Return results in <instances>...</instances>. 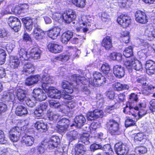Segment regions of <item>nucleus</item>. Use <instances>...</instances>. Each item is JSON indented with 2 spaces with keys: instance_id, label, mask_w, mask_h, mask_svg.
<instances>
[{
  "instance_id": "obj_12",
  "label": "nucleus",
  "mask_w": 155,
  "mask_h": 155,
  "mask_svg": "<svg viewBox=\"0 0 155 155\" xmlns=\"http://www.w3.org/2000/svg\"><path fill=\"white\" fill-rule=\"evenodd\" d=\"M74 123L70 125L71 127L75 126L78 128H80L83 126L85 123L86 120L84 116L80 115L76 116L74 119Z\"/></svg>"
},
{
  "instance_id": "obj_3",
  "label": "nucleus",
  "mask_w": 155,
  "mask_h": 155,
  "mask_svg": "<svg viewBox=\"0 0 155 155\" xmlns=\"http://www.w3.org/2000/svg\"><path fill=\"white\" fill-rule=\"evenodd\" d=\"M53 78L48 75H43L41 79L42 83V87L45 92L48 93V95L52 94L53 93L58 91V90L54 89L53 87L50 86V84L53 83Z\"/></svg>"
},
{
  "instance_id": "obj_20",
  "label": "nucleus",
  "mask_w": 155,
  "mask_h": 155,
  "mask_svg": "<svg viewBox=\"0 0 155 155\" xmlns=\"http://www.w3.org/2000/svg\"><path fill=\"white\" fill-rule=\"evenodd\" d=\"M41 79V77L39 75L31 76L27 78L25 84L27 86H31L37 84Z\"/></svg>"
},
{
  "instance_id": "obj_56",
  "label": "nucleus",
  "mask_w": 155,
  "mask_h": 155,
  "mask_svg": "<svg viewBox=\"0 0 155 155\" xmlns=\"http://www.w3.org/2000/svg\"><path fill=\"white\" fill-rule=\"evenodd\" d=\"M113 87L114 90L121 91L123 90L122 84L120 83H115L113 84Z\"/></svg>"
},
{
  "instance_id": "obj_30",
  "label": "nucleus",
  "mask_w": 155,
  "mask_h": 155,
  "mask_svg": "<svg viewBox=\"0 0 155 155\" xmlns=\"http://www.w3.org/2000/svg\"><path fill=\"white\" fill-rule=\"evenodd\" d=\"M79 133L74 130L69 131L66 134L67 137L70 142L77 140L79 138Z\"/></svg>"
},
{
  "instance_id": "obj_7",
  "label": "nucleus",
  "mask_w": 155,
  "mask_h": 155,
  "mask_svg": "<svg viewBox=\"0 0 155 155\" xmlns=\"http://www.w3.org/2000/svg\"><path fill=\"white\" fill-rule=\"evenodd\" d=\"M114 150L118 155H126L129 150V146L122 142H119L115 145Z\"/></svg>"
},
{
  "instance_id": "obj_45",
  "label": "nucleus",
  "mask_w": 155,
  "mask_h": 155,
  "mask_svg": "<svg viewBox=\"0 0 155 155\" xmlns=\"http://www.w3.org/2000/svg\"><path fill=\"white\" fill-rule=\"evenodd\" d=\"M6 55V52L4 49L0 48V65L4 63Z\"/></svg>"
},
{
  "instance_id": "obj_15",
  "label": "nucleus",
  "mask_w": 155,
  "mask_h": 155,
  "mask_svg": "<svg viewBox=\"0 0 155 155\" xmlns=\"http://www.w3.org/2000/svg\"><path fill=\"white\" fill-rule=\"evenodd\" d=\"M145 68L147 73L149 75L155 74V63L151 60L146 62Z\"/></svg>"
},
{
  "instance_id": "obj_62",
  "label": "nucleus",
  "mask_w": 155,
  "mask_h": 155,
  "mask_svg": "<svg viewBox=\"0 0 155 155\" xmlns=\"http://www.w3.org/2000/svg\"><path fill=\"white\" fill-rule=\"evenodd\" d=\"M101 18L104 21H108L110 20L109 16L108 14L105 12H103L101 14Z\"/></svg>"
},
{
  "instance_id": "obj_5",
  "label": "nucleus",
  "mask_w": 155,
  "mask_h": 155,
  "mask_svg": "<svg viewBox=\"0 0 155 155\" xmlns=\"http://www.w3.org/2000/svg\"><path fill=\"white\" fill-rule=\"evenodd\" d=\"M94 79L89 81V83L93 86L99 87L104 84L106 81V78L102 74L98 72H95L93 75Z\"/></svg>"
},
{
  "instance_id": "obj_51",
  "label": "nucleus",
  "mask_w": 155,
  "mask_h": 155,
  "mask_svg": "<svg viewBox=\"0 0 155 155\" xmlns=\"http://www.w3.org/2000/svg\"><path fill=\"white\" fill-rule=\"evenodd\" d=\"M95 114V113L94 110L93 112H88L87 114V117L88 120H92L97 119Z\"/></svg>"
},
{
  "instance_id": "obj_42",
  "label": "nucleus",
  "mask_w": 155,
  "mask_h": 155,
  "mask_svg": "<svg viewBox=\"0 0 155 155\" xmlns=\"http://www.w3.org/2000/svg\"><path fill=\"white\" fill-rule=\"evenodd\" d=\"M23 6L21 7L19 6L16 7V14H20L22 13H24L27 11L28 8L27 5L25 4Z\"/></svg>"
},
{
  "instance_id": "obj_64",
  "label": "nucleus",
  "mask_w": 155,
  "mask_h": 155,
  "mask_svg": "<svg viewBox=\"0 0 155 155\" xmlns=\"http://www.w3.org/2000/svg\"><path fill=\"white\" fill-rule=\"evenodd\" d=\"M102 146L99 144L94 143L92 144L91 146V149L92 150H94L99 149L102 150Z\"/></svg>"
},
{
  "instance_id": "obj_39",
  "label": "nucleus",
  "mask_w": 155,
  "mask_h": 155,
  "mask_svg": "<svg viewBox=\"0 0 155 155\" xmlns=\"http://www.w3.org/2000/svg\"><path fill=\"white\" fill-rule=\"evenodd\" d=\"M15 32H17L20 29L21 27V23L20 20L18 18L9 25Z\"/></svg>"
},
{
  "instance_id": "obj_50",
  "label": "nucleus",
  "mask_w": 155,
  "mask_h": 155,
  "mask_svg": "<svg viewBox=\"0 0 155 155\" xmlns=\"http://www.w3.org/2000/svg\"><path fill=\"white\" fill-rule=\"evenodd\" d=\"M145 35L149 38H155V29L151 31L148 30H146Z\"/></svg>"
},
{
  "instance_id": "obj_35",
  "label": "nucleus",
  "mask_w": 155,
  "mask_h": 155,
  "mask_svg": "<svg viewBox=\"0 0 155 155\" xmlns=\"http://www.w3.org/2000/svg\"><path fill=\"white\" fill-rule=\"evenodd\" d=\"M73 33L72 32L68 31L63 34L61 41L64 44H66L70 39L72 37Z\"/></svg>"
},
{
  "instance_id": "obj_41",
  "label": "nucleus",
  "mask_w": 155,
  "mask_h": 155,
  "mask_svg": "<svg viewBox=\"0 0 155 155\" xmlns=\"http://www.w3.org/2000/svg\"><path fill=\"white\" fill-rule=\"evenodd\" d=\"M102 150L105 152L106 155H113V151L109 144H107L102 147Z\"/></svg>"
},
{
  "instance_id": "obj_47",
  "label": "nucleus",
  "mask_w": 155,
  "mask_h": 155,
  "mask_svg": "<svg viewBox=\"0 0 155 155\" xmlns=\"http://www.w3.org/2000/svg\"><path fill=\"white\" fill-rule=\"evenodd\" d=\"M47 116L49 119L51 121L56 120L59 117L58 115L56 113L50 111H48Z\"/></svg>"
},
{
  "instance_id": "obj_23",
  "label": "nucleus",
  "mask_w": 155,
  "mask_h": 155,
  "mask_svg": "<svg viewBox=\"0 0 155 155\" xmlns=\"http://www.w3.org/2000/svg\"><path fill=\"white\" fill-rule=\"evenodd\" d=\"M71 79L78 84L80 83L86 85L88 83L87 80L84 77H81L78 74L73 75L71 76Z\"/></svg>"
},
{
  "instance_id": "obj_37",
  "label": "nucleus",
  "mask_w": 155,
  "mask_h": 155,
  "mask_svg": "<svg viewBox=\"0 0 155 155\" xmlns=\"http://www.w3.org/2000/svg\"><path fill=\"white\" fill-rule=\"evenodd\" d=\"M69 83L65 81H63L62 83V88L65 89V92L68 94H71L73 92L72 87L69 85Z\"/></svg>"
},
{
  "instance_id": "obj_13",
  "label": "nucleus",
  "mask_w": 155,
  "mask_h": 155,
  "mask_svg": "<svg viewBox=\"0 0 155 155\" xmlns=\"http://www.w3.org/2000/svg\"><path fill=\"white\" fill-rule=\"evenodd\" d=\"M48 97L55 99H60L62 98L65 99L70 100L73 99V97L64 92L61 94L60 91L58 90V91L55 93H53L52 94L48 95Z\"/></svg>"
},
{
  "instance_id": "obj_33",
  "label": "nucleus",
  "mask_w": 155,
  "mask_h": 155,
  "mask_svg": "<svg viewBox=\"0 0 155 155\" xmlns=\"http://www.w3.org/2000/svg\"><path fill=\"white\" fill-rule=\"evenodd\" d=\"M79 141H81L86 145H88L92 143L91 138L88 133H84L81 136Z\"/></svg>"
},
{
  "instance_id": "obj_25",
  "label": "nucleus",
  "mask_w": 155,
  "mask_h": 155,
  "mask_svg": "<svg viewBox=\"0 0 155 155\" xmlns=\"http://www.w3.org/2000/svg\"><path fill=\"white\" fill-rule=\"evenodd\" d=\"M34 138L30 135L25 134L22 138L21 143L27 146H31L34 143Z\"/></svg>"
},
{
  "instance_id": "obj_52",
  "label": "nucleus",
  "mask_w": 155,
  "mask_h": 155,
  "mask_svg": "<svg viewBox=\"0 0 155 155\" xmlns=\"http://www.w3.org/2000/svg\"><path fill=\"white\" fill-rule=\"evenodd\" d=\"M125 124V126L126 127H128L134 125L135 123L133 119L128 117L126 120Z\"/></svg>"
},
{
  "instance_id": "obj_60",
  "label": "nucleus",
  "mask_w": 155,
  "mask_h": 155,
  "mask_svg": "<svg viewBox=\"0 0 155 155\" xmlns=\"http://www.w3.org/2000/svg\"><path fill=\"white\" fill-rule=\"evenodd\" d=\"M56 58L58 60L64 62L69 59V57L67 55H60L57 57Z\"/></svg>"
},
{
  "instance_id": "obj_58",
  "label": "nucleus",
  "mask_w": 155,
  "mask_h": 155,
  "mask_svg": "<svg viewBox=\"0 0 155 155\" xmlns=\"http://www.w3.org/2000/svg\"><path fill=\"white\" fill-rule=\"evenodd\" d=\"M7 110L6 105L2 103H0V116L2 114L5 112Z\"/></svg>"
},
{
  "instance_id": "obj_31",
  "label": "nucleus",
  "mask_w": 155,
  "mask_h": 155,
  "mask_svg": "<svg viewBox=\"0 0 155 155\" xmlns=\"http://www.w3.org/2000/svg\"><path fill=\"white\" fill-rule=\"evenodd\" d=\"M85 147L81 144H77L75 147L74 155H82L86 151Z\"/></svg>"
},
{
  "instance_id": "obj_6",
  "label": "nucleus",
  "mask_w": 155,
  "mask_h": 155,
  "mask_svg": "<svg viewBox=\"0 0 155 155\" xmlns=\"http://www.w3.org/2000/svg\"><path fill=\"white\" fill-rule=\"evenodd\" d=\"M109 131L112 135H118L121 133L118 123L114 119L110 120L107 123Z\"/></svg>"
},
{
  "instance_id": "obj_53",
  "label": "nucleus",
  "mask_w": 155,
  "mask_h": 155,
  "mask_svg": "<svg viewBox=\"0 0 155 155\" xmlns=\"http://www.w3.org/2000/svg\"><path fill=\"white\" fill-rule=\"evenodd\" d=\"M101 69L104 74H106L110 70L109 65L108 64L105 63L102 65Z\"/></svg>"
},
{
  "instance_id": "obj_14",
  "label": "nucleus",
  "mask_w": 155,
  "mask_h": 155,
  "mask_svg": "<svg viewBox=\"0 0 155 155\" xmlns=\"http://www.w3.org/2000/svg\"><path fill=\"white\" fill-rule=\"evenodd\" d=\"M135 20L141 24H145L148 21L147 17L145 13L140 10L137 11L135 14Z\"/></svg>"
},
{
  "instance_id": "obj_44",
  "label": "nucleus",
  "mask_w": 155,
  "mask_h": 155,
  "mask_svg": "<svg viewBox=\"0 0 155 155\" xmlns=\"http://www.w3.org/2000/svg\"><path fill=\"white\" fill-rule=\"evenodd\" d=\"M138 101L137 95L134 93H132L129 96L128 102L129 105L132 106L131 104L136 102Z\"/></svg>"
},
{
  "instance_id": "obj_61",
  "label": "nucleus",
  "mask_w": 155,
  "mask_h": 155,
  "mask_svg": "<svg viewBox=\"0 0 155 155\" xmlns=\"http://www.w3.org/2000/svg\"><path fill=\"white\" fill-rule=\"evenodd\" d=\"M46 146L47 147L46 144L45 145V144L42 143L40 144L38 147V151L40 153H43L45 151Z\"/></svg>"
},
{
  "instance_id": "obj_24",
  "label": "nucleus",
  "mask_w": 155,
  "mask_h": 155,
  "mask_svg": "<svg viewBox=\"0 0 155 155\" xmlns=\"http://www.w3.org/2000/svg\"><path fill=\"white\" fill-rule=\"evenodd\" d=\"M49 50L54 53H59L62 50V47L60 45L55 43H50L48 46Z\"/></svg>"
},
{
  "instance_id": "obj_54",
  "label": "nucleus",
  "mask_w": 155,
  "mask_h": 155,
  "mask_svg": "<svg viewBox=\"0 0 155 155\" xmlns=\"http://www.w3.org/2000/svg\"><path fill=\"white\" fill-rule=\"evenodd\" d=\"M73 3L78 7L83 8L85 5V0H79L76 3L74 2Z\"/></svg>"
},
{
  "instance_id": "obj_9",
  "label": "nucleus",
  "mask_w": 155,
  "mask_h": 155,
  "mask_svg": "<svg viewBox=\"0 0 155 155\" xmlns=\"http://www.w3.org/2000/svg\"><path fill=\"white\" fill-rule=\"evenodd\" d=\"M60 139L56 136H52L46 144L47 148L52 150L55 147H57L59 144Z\"/></svg>"
},
{
  "instance_id": "obj_36",
  "label": "nucleus",
  "mask_w": 155,
  "mask_h": 155,
  "mask_svg": "<svg viewBox=\"0 0 155 155\" xmlns=\"http://www.w3.org/2000/svg\"><path fill=\"white\" fill-rule=\"evenodd\" d=\"M15 112L17 115L19 116H22L27 114L28 113L27 109L21 105L18 106L16 108Z\"/></svg>"
},
{
  "instance_id": "obj_38",
  "label": "nucleus",
  "mask_w": 155,
  "mask_h": 155,
  "mask_svg": "<svg viewBox=\"0 0 155 155\" xmlns=\"http://www.w3.org/2000/svg\"><path fill=\"white\" fill-rule=\"evenodd\" d=\"M14 99V95L12 93H4L2 97V100L4 102L12 101Z\"/></svg>"
},
{
  "instance_id": "obj_19",
  "label": "nucleus",
  "mask_w": 155,
  "mask_h": 155,
  "mask_svg": "<svg viewBox=\"0 0 155 155\" xmlns=\"http://www.w3.org/2000/svg\"><path fill=\"white\" fill-rule=\"evenodd\" d=\"M114 74L118 78L124 76L125 74L124 68L120 65H117L114 66L113 68Z\"/></svg>"
},
{
  "instance_id": "obj_40",
  "label": "nucleus",
  "mask_w": 155,
  "mask_h": 155,
  "mask_svg": "<svg viewBox=\"0 0 155 155\" xmlns=\"http://www.w3.org/2000/svg\"><path fill=\"white\" fill-rule=\"evenodd\" d=\"M144 90L142 91L143 94L145 95H148L150 93V91H153L155 89V85L153 86L151 84H147L143 87Z\"/></svg>"
},
{
  "instance_id": "obj_43",
  "label": "nucleus",
  "mask_w": 155,
  "mask_h": 155,
  "mask_svg": "<svg viewBox=\"0 0 155 155\" xmlns=\"http://www.w3.org/2000/svg\"><path fill=\"white\" fill-rule=\"evenodd\" d=\"M133 48L131 46L126 48L123 52V54L126 58H130L133 55Z\"/></svg>"
},
{
  "instance_id": "obj_49",
  "label": "nucleus",
  "mask_w": 155,
  "mask_h": 155,
  "mask_svg": "<svg viewBox=\"0 0 155 155\" xmlns=\"http://www.w3.org/2000/svg\"><path fill=\"white\" fill-rule=\"evenodd\" d=\"M50 107L53 108H58L61 106L59 102L53 100H50L49 101Z\"/></svg>"
},
{
  "instance_id": "obj_32",
  "label": "nucleus",
  "mask_w": 155,
  "mask_h": 155,
  "mask_svg": "<svg viewBox=\"0 0 155 155\" xmlns=\"http://www.w3.org/2000/svg\"><path fill=\"white\" fill-rule=\"evenodd\" d=\"M41 51L37 47L32 48L30 51V57L35 60L38 59L40 58Z\"/></svg>"
},
{
  "instance_id": "obj_59",
  "label": "nucleus",
  "mask_w": 155,
  "mask_h": 155,
  "mask_svg": "<svg viewBox=\"0 0 155 155\" xmlns=\"http://www.w3.org/2000/svg\"><path fill=\"white\" fill-rule=\"evenodd\" d=\"M95 113V116L96 118L97 119L100 117H102L104 113L102 110L99 109H95L94 110Z\"/></svg>"
},
{
  "instance_id": "obj_18",
  "label": "nucleus",
  "mask_w": 155,
  "mask_h": 155,
  "mask_svg": "<svg viewBox=\"0 0 155 155\" xmlns=\"http://www.w3.org/2000/svg\"><path fill=\"white\" fill-rule=\"evenodd\" d=\"M16 57L21 61L28 60L30 58V55L28 54L26 49L20 47L18 48Z\"/></svg>"
},
{
  "instance_id": "obj_4",
  "label": "nucleus",
  "mask_w": 155,
  "mask_h": 155,
  "mask_svg": "<svg viewBox=\"0 0 155 155\" xmlns=\"http://www.w3.org/2000/svg\"><path fill=\"white\" fill-rule=\"evenodd\" d=\"M124 65L130 73H132L134 69L138 71H141L143 69L141 62L134 59H131L125 61Z\"/></svg>"
},
{
  "instance_id": "obj_2",
  "label": "nucleus",
  "mask_w": 155,
  "mask_h": 155,
  "mask_svg": "<svg viewBox=\"0 0 155 155\" xmlns=\"http://www.w3.org/2000/svg\"><path fill=\"white\" fill-rule=\"evenodd\" d=\"M76 17L75 12L71 9H69L66 11L63 14L59 12L54 13L52 16L53 19L61 22L64 20L67 23H70L74 20Z\"/></svg>"
},
{
  "instance_id": "obj_1",
  "label": "nucleus",
  "mask_w": 155,
  "mask_h": 155,
  "mask_svg": "<svg viewBox=\"0 0 155 155\" xmlns=\"http://www.w3.org/2000/svg\"><path fill=\"white\" fill-rule=\"evenodd\" d=\"M21 21L24 24L26 31L29 32L33 29L31 34L34 38L38 40L43 38L45 35L44 31L37 23H33L32 19L29 17L23 18Z\"/></svg>"
},
{
  "instance_id": "obj_48",
  "label": "nucleus",
  "mask_w": 155,
  "mask_h": 155,
  "mask_svg": "<svg viewBox=\"0 0 155 155\" xmlns=\"http://www.w3.org/2000/svg\"><path fill=\"white\" fill-rule=\"evenodd\" d=\"M135 151L137 153L140 155L146 153L147 151V149L144 147L139 146L135 148Z\"/></svg>"
},
{
  "instance_id": "obj_16",
  "label": "nucleus",
  "mask_w": 155,
  "mask_h": 155,
  "mask_svg": "<svg viewBox=\"0 0 155 155\" xmlns=\"http://www.w3.org/2000/svg\"><path fill=\"white\" fill-rule=\"evenodd\" d=\"M143 104H140L138 105V106L135 107L134 108L133 107L130 105L129 107L128 105H126V107L124 108L123 110V112L127 114H129V115H132L134 117L137 116L136 114H135L134 112V111L133 110L134 109L135 110H140V108L142 107H143Z\"/></svg>"
},
{
  "instance_id": "obj_63",
  "label": "nucleus",
  "mask_w": 155,
  "mask_h": 155,
  "mask_svg": "<svg viewBox=\"0 0 155 155\" xmlns=\"http://www.w3.org/2000/svg\"><path fill=\"white\" fill-rule=\"evenodd\" d=\"M9 77V79L13 81H16L18 80L17 75L15 73L10 72Z\"/></svg>"
},
{
  "instance_id": "obj_55",
  "label": "nucleus",
  "mask_w": 155,
  "mask_h": 155,
  "mask_svg": "<svg viewBox=\"0 0 155 155\" xmlns=\"http://www.w3.org/2000/svg\"><path fill=\"white\" fill-rule=\"evenodd\" d=\"M143 134L142 133H138L134 136V140L136 142H140L143 139Z\"/></svg>"
},
{
  "instance_id": "obj_22",
  "label": "nucleus",
  "mask_w": 155,
  "mask_h": 155,
  "mask_svg": "<svg viewBox=\"0 0 155 155\" xmlns=\"http://www.w3.org/2000/svg\"><path fill=\"white\" fill-rule=\"evenodd\" d=\"M47 107V104L43 103L41 104L34 111L35 117H40L43 114V111L45 110Z\"/></svg>"
},
{
  "instance_id": "obj_17",
  "label": "nucleus",
  "mask_w": 155,
  "mask_h": 155,
  "mask_svg": "<svg viewBox=\"0 0 155 155\" xmlns=\"http://www.w3.org/2000/svg\"><path fill=\"white\" fill-rule=\"evenodd\" d=\"M143 104H140L138 105V106L135 107L134 108L133 107L130 105L129 107L128 105H126V107L124 108L123 110V112L127 114H129V115H132L134 117L137 116L136 114H135L134 112V111L133 110L134 109L135 110H140V108L142 107H143Z\"/></svg>"
},
{
  "instance_id": "obj_21",
  "label": "nucleus",
  "mask_w": 155,
  "mask_h": 155,
  "mask_svg": "<svg viewBox=\"0 0 155 155\" xmlns=\"http://www.w3.org/2000/svg\"><path fill=\"white\" fill-rule=\"evenodd\" d=\"M101 44L106 50L110 49L113 47L112 38L109 36L105 37L103 39Z\"/></svg>"
},
{
  "instance_id": "obj_34",
  "label": "nucleus",
  "mask_w": 155,
  "mask_h": 155,
  "mask_svg": "<svg viewBox=\"0 0 155 155\" xmlns=\"http://www.w3.org/2000/svg\"><path fill=\"white\" fill-rule=\"evenodd\" d=\"M10 64L11 68L15 69L18 67L20 64V61L16 56H10Z\"/></svg>"
},
{
  "instance_id": "obj_57",
  "label": "nucleus",
  "mask_w": 155,
  "mask_h": 155,
  "mask_svg": "<svg viewBox=\"0 0 155 155\" xmlns=\"http://www.w3.org/2000/svg\"><path fill=\"white\" fill-rule=\"evenodd\" d=\"M100 124V123L99 122L92 123L91 124L90 127V130L95 131L97 128L99 127Z\"/></svg>"
},
{
  "instance_id": "obj_27",
  "label": "nucleus",
  "mask_w": 155,
  "mask_h": 155,
  "mask_svg": "<svg viewBox=\"0 0 155 155\" xmlns=\"http://www.w3.org/2000/svg\"><path fill=\"white\" fill-rule=\"evenodd\" d=\"M61 29L57 27H55L52 29L48 31L47 34L48 36L53 39H56L59 35Z\"/></svg>"
},
{
  "instance_id": "obj_8",
  "label": "nucleus",
  "mask_w": 155,
  "mask_h": 155,
  "mask_svg": "<svg viewBox=\"0 0 155 155\" xmlns=\"http://www.w3.org/2000/svg\"><path fill=\"white\" fill-rule=\"evenodd\" d=\"M70 120L64 118L58 121L56 127L59 132L64 133L68 130Z\"/></svg>"
},
{
  "instance_id": "obj_46",
  "label": "nucleus",
  "mask_w": 155,
  "mask_h": 155,
  "mask_svg": "<svg viewBox=\"0 0 155 155\" xmlns=\"http://www.w3.org/2000/svg\"><path fill=\"white\" fill-rule=\"evenodd\" d=\"M20 130L18 127H16L12 129L9 132L10 136H20L21 134Z\"/></svg>"
},
{
  "instance_id": "obj_28",
  "label": "nucleus",
  "mask_w": 155,
  "mask_h": 155,
  "mask_svg": "<svg viewBox=\"0 0 155 155\" xmlns=\"http://www.w3.org/2000/svg\"><path fill=\"white\" fill-rule=\"evenodd\" d=\"M35 127L39 131L42 132H45L48 129L47 124H45L42 120L37 121Z\"/></svg>"
},
{
  "instance_id": "obj_26",
  "label": "nucleus",
  "mask_w": 155,
  "mask_h": 155,
  "mask_svg": "<svg viewBox=\"0 0 155 155\" xmlns=\"http://www.w3.org/2000/svg\"><path fill=\"white\" fill-rule=\"evenodd\" d=\"M34 71V66L31 63H26L24 65L22 70L23 74L28 75L32 73Z\"/></svg>"
},
{
  "instance_id": "obj_11",
  "label": "nucleus",
  "mask_w": 155,
  "mask_h": 155,
  "mask_svg": "<svg viewBox=\"0 0 155 155\" xmlns=\"http://www.w3.org/2000/svg\"><path fill=\"white\" fill-rule=\"evenodd\" d=\"M117 22L124 28L129 26L131 23V18L127 15H121L118 18Z\"/></svg>"
},
{
  "instance_id": "obj_10",
  "label": "nucleus",
  "mask_w": 155,
  "mask_h": 155,
  "mask_svg": "<svg viewBox=\"0 0 155 155\" xmlns=\"http://www.w3.org/2000/svg\"><path fill=\"white\" fill-rule=\"evenodd\" d=\"M34 99L39 101H42L47 98L46 94L40 88L35 89L33 92Z\"/></svg>"
},
{
  "instance_id": "obj_29",
  "label": "nucleus",
  "mask_w": 155,
  "mask_h": 155,
  "mask_svg": "<svg viewBox=\"0 0 155 155\" xmlns=\"http://www.w3.org/2000/svg\"><path fill=\"white\" fill-rule=\"evenodd\" d=\"M16 96L18 99L21 102H23L26 98V91L21 88L18 89L16 91Z\"/></svg>"
}]
</instances>
